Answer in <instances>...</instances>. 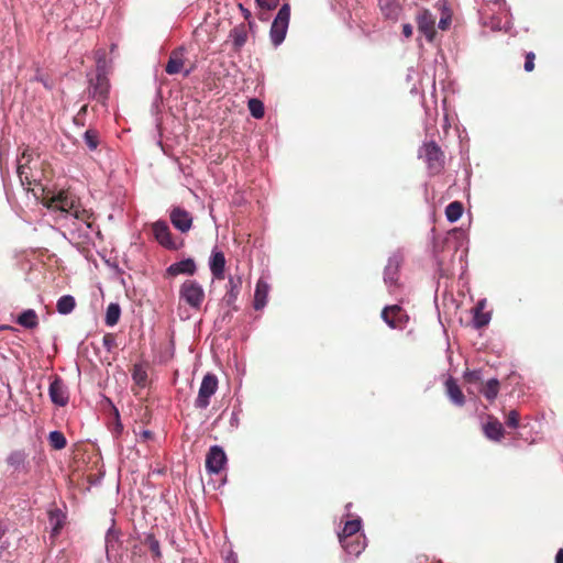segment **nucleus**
<instances>
[{
    "instance_id": "obj_1",
    "label": "nucleus",
    "mask_w": 563,
    "mask_h": 563,
    "mask_svg": "<svg viewBox=\"0 0 563 563\" xmlns=\"http://www.w3.org/2000/svg\"><path fill=\"white\" fill-rule=\"evenodd\" d=\"M290 20V5L284 3L278 10L269 31L271 41L275 46L280 45L287 34Z\"/></svg>"
},
{
    "instance_id": "obj_2",
    "label": "nucleus",
    "mask_w": 563,
    "mask_h": 563,
    "mask_svg": "<svg viewBox=\"0 0 563 563\" xmlns=\"http://www.w3.org/2000/svg\"><path fill=\"white\" fill-rule=\"evenodd\" d=\"M419 156L427 163L428 169L431 174H440L444 167V154L440 146L431 141L424 143L420 150Z\"/></svg>"
},
{
    "instance_id": "obj_3",
    "label": "nucleus",
    "mask_w": 563,
    "mask_h": 563,
    "mask_svg": "<svg viewBox=\"0 0 563 563\" xmlns=\"http://www.w3.org/2000/svg\"><path fill=\"white\" fill-rule=\"evenodd\" d=\"M179 298L194 309H200L205 300V290L195 279H186L179 288Z\"/></svg>"
},
{
    "instance_id": "obj_4",
    "label": "nucleus",
    "mask_w": 563,
    "mask_h": 563,
    "mask_svg": "<svg viewBox=\"0 0 563 563\" xmlns=\"http://www.w3.org/2000/svg\"><path fill=\"white\" fill-rule=\"evenodd\" d=\"M218 389V378L214 374L208 373L203 376L198 396L195 401L196 408L206 409L210 404V398Z\"/></svg>"
},
{
    "instance_id": "obj_5",
    "label": "nucleus",
    "mask_w": 563,
    "mask_h": 563,
    "mask_svg": "<svg viewBox=\"0 0 563 563\" xmlns=\"http://www.w3.org/2000/svg\"><path fill=\"white\" fill-rule=\"evenodd\" d=\"M78 201L75 196L68 190H60L58 194L47 198L46 206L49 209L59 210L66 213H71L76 208Z\"/></svg>"
},
{
    "instance_id": "obj_6",
    "label": "nucleus",
    "mask_w": 563,
    "mask_h": 563,
    "mask_svg": "<svg viewBox=\"0 0 563 563\" xmlns=\"http://www.w3.org/2000/svg\"><path fill=\"white\" fill-rule=\"evenodd\" d=\"M51 384L48 388V395L52 402L59 407H65L69 401V391L64 380L54 375L51 378Z\"/></svg>"
},
{
    "instance_id": "obj_7",
    "label": "nucleus",
    "mask_w": 563,
    "mask_h": 563,
    "mask_svg": "<svg viewBox=\"0 0 563 563\" xmlns=\"http://www.w3.org/2000/svg\"><path fill=\"white\" fill-rule=\"evenodd\" d=\"M152 231L155 240L165 249L178 250L180 247L172 235L169 227L165 221H156L152 224Z\"/></svg>"
},
{
    "instance_id": "obj_8",
    "label": "nucleus",
    "mask_w": 563,
    "mask_h": 563,
    "mask_svg": "<svg viewBox=\"0 0 563 563\" xmlns=\"http://www.w3.org/2000/svg\"><path fill=\"white\" fill-rule=\"evenodd\" d=\"M382 318L393 329H402L408 321L406 311L398 305L385 307Z\"/></svg>"
},
{
    "instance_id": "obj_9",
    "label": "nucleus",
    "mask_w": 563,
    "mask_h": 563,
    "mask_svg": "<svg viewBox=\"0 0 563 563\" xmlns=\"http://www.w3.org/2000/svg\"><path fill=\"white\" fill-rule=\"evenodd\" d=\"M109 93V81L107 77L98 73L89 80V95L102 104H106Z\"/></svg>"
},
{
    "instance_id": "obj_10",
    "label": "nucleus",
    "mask_w": 563,
    "mask_h": 563,
    "mask_svg": "<svg viewBox=\"0 0 563 563\" xmlns=\"http://www.w3.org/2000/svg\"><path fill=\"white\" fill-rule=\"evenodd\" d=\"M169 219L174 228L181 233H187L192 228V216L181 207H174L170 210Z\"/></svg>"
},
{
    "instance_id": "obj_11",
    "label": "nucleus",
    "mask_w": 563,
    "mask_h": 563,
    "mask_svg": "<svg viewBox=\"0 0 563 563\" xmlns=\"http://www.w3.org/2000/svg\"><path fill=\"white\" fill-rule=\"evenodd\" d=\"M227 463V455L222 448L213 445L206 457V468L209 473L218 474Z\"/></svg>"
},
{
    "instance_id": "obj_12",
    "label": "nucleus",
    "mask_w": 563,
    "mask_h": 563,
    "mask_svg": "<svg viewBox=\"0 0 563 563\" xmlns=\"http://www.w3.org/2000/svg\"><path fill=\"white\" fill-rule=\"evenodd\" d=\"M418 30L421 32L428 41H433L435 35V18L433 14L424 9L417 15Z\"/></svg>"
},
{
    "instance_id": "obj_13",
    "label": "nucleus",
    "mask_w": 563,
    "mask_h": 563,
    "mask_svg": "<svg viewBox=\"0 0 563 563\" xmlns=\"http://www.w3.org/2000/svg\"><path fill=\"white\" fill-rule=\"evenodd\" d=\"M197 272V265L194 258H186L173 263L166 268V277H176L178 275L194 276Z\"/></svg>"
},
{
    "instance_id": "obj_14",
    "label": "nucleus",
    "mask_w": 563,
    "mask_h": 563,
    "mask_svg": "<svg viewBox=\"0 0 563 563\" xmlns=\"http://www.w3.org/2000/svg\"><path fill=\"white\" fill-rule=\"evenodd\" d=\"M185 65V48L178 47L170 52L168 62L165 66V71L168 75L181 73Z\"/></svg>"
},
{
    "instance_id": "obj_15",
    "label": "nucleus",
    "mask_w": 563,
    "mask_h": 563,
    "mask_svg": "<svg viewBox=\"0 0 563 563\" xmlns=\"http://www.w3.org/2000/svg\"><path fill=\"white\" fill-rule=\"evenodd\" d=\"M47 516L51 525V538L56 539L65 525L66 515L54 506L47 510Z\"/></svg>"
},
{
    "instance_id": "obj_16",
    "label": "nucleus",
    "mask_w": 563,
    "mask_h": 563,
    "mask_svg": "<svg viewBox=\"0 0 563 563\" xmlns=\"http://www.w3.org/2000/svg\"><path fill=\"white\" fill-rule=\"evenodd\" d=\"M445 394L451 400L453 405L456 407H463L466 402L465 395L463 394L461 387L457 385L456 380L453 377H449L445 383Z\"/></svg>"
},
{
    "instance_id": "obj_17",
    "label": "nucleus",
    "mask_w": 563,
    "mask_h": 563,
    "mask_svg": "<svg viewBox=\"0 0 563 563\" xmlns=\"http://www.w3.org/2000/svg\"><path fill=\"white\" fill-rule=\"evenodd\" d=\"M483 432L486 438L493 441H500L505 435L501 422L494 416L487 417V422L483 426Z\"/></svg>"
},
{
    "instance_id": "obj_18",
    "label": "nucleus",
    "mask_w": 563,
    "mask_h": 563,
    "mask_svg": "<svg viewBox=\"0 0 563 563\" xmlns=\"http://www.w3.org/2000/svg\"><path fill=\"white\" fill-rule=\"evenodd\" d=\"M242 286V279L241 277H233L230 276L228 280V290L223 297V301L227 306L232 307L234 310H238V307H235V301L240 295Z\"/></svg>"
},
{
    "instance_id": "obj_19",
    "label": "nucleus",
    "mask_w": 563,
    "mask_h": 563,
    "mask_svg": "<svg viewBox=\"0 0 563 563\" xmlns=\"http://www.w3.org/2000/svg\"><path fill=\"white\" fill-rule=\"evenodd\" d=\"M225 256L221 251H212L210 257V271L214 279H224Z\"/></svg>"
},
{
    "instance_id": "obj_20",
    "label": "nucleus",
    "mask_w": 563,
    "mask_h": 563,
    "mask_svg": "<svg viewBox=\"0 0 563 563\" xmlns=\"http://www.w3.org/2000/svg\"><path fill=\"white\" fill-rule=\"evenodd\" d=\"M5 462L13 471H29L27 453L24 450L12 451Z\"/></svg>"
},
{
    "instance_id": "obj_21",
    "label": "nucleus",
    "mask_w": 563,
    "mask_h": 563,
    "mask_svg": "<svg viewBox=\"0 0 563 563\" xmlns=\"http://www.w3.org/2000/svg\"><path fill=\"white\" fill-rule=\"evenodd\" d=\"M229 37L232 40L233 51L240 53L247 41V25L241 23L234 26L230 31Z\"/></svg>"
},
{
    "instance_id": "obj_22",
    "label": "nucleus",
    "mask_w": 563,
    "mask_h": 563,
    "mask_svg": "<svg viewBox=\"0 0 563 563\" xmlns=\"http://www.w3.org/2000/svg\"><path fill=\"white\" fill-rule=\"evenodd\" d=\"M342 548L351 555H360L365 549V538L363 536H355L354 538L340 539Z\"/></svg>"
},
{
    "instance_id": "obj_23",
    "label": "nucleus",
    "mask_w": 563,
    "mask_h": 563,
    "mask_svg": "<svg viewBox=\"0 0 563 563\" xmlns=\"http://www.w3.org/2000/svg\"><path fill=\"white\" fill-rule=\"evenodd\" d=\"M31 155L27 154L26 151L22 153V157L19 159L18 164V175L22 183V185H32L35 180L32 178L30 174L31 167L29 166Z\"/></svg>"
},
{
    "instance_id": "obj_24",
    "label": "nucleus",
    "mask_w": 563,
    "mask_h": 563,
    "mask_svg": "<svg viewBox=\"0 0 563 563\" xmlns=\"http://www.w3.org/2000/svg\"><path fill=\"white\" fill-rule=\"evenodd\" d=\"M148 365L145 363L134 364L131 369V376L134 384L140 388H145L148 383V374H147Z\"/></svg>"
},
{
    "instance_id": "obj_25",
    "label": "nucleus",
    "mask_w": 563,
    "mask_h": 563,
    "mask_svg": "<svg viewBox=\"0 0 563 563\" xmlns=\"http://www.w3.org/2000/svg\"><path fill=\"white\" fill-rule=\"evenodd\" d=\"M268 291L269 285L265 280L260 279L256 284L254 294V308L256 310H260L265 307L267 302Z\"/></svg>"
},
{
    "instance_id": "obj_26",
    "label": "nucleus",
    "mask_w": 563,
    "mask_h": 563,
    "mask_svg": "<svg viewBox=\"0 0 563 563\" xmlns=\"http://www.w3.org/2000/svg\"><path fill=\"white\" fill-rule=\"evenodd\" d=\"M382 13L390 20H397L401 8L396 0H378Z\"/></svg>"
},
{
    "instance_id": "obj_27",
    "label": "nucleus",
    "mask_w": 563,
    "mask_h": 563,
    "mask_svg": "<svg viewBox=\"0 0 563 563\" xmlns=\"http://www.w3.org/2000/svg\"><path fill=\"white\" fill-rule=\"evenodd\" d=\"M485 302L484 300L479 301L474 308V318L473 323L476 329H481L487 325L490 321V314L488 312H484Z\"/></svg>"
},
{
    "instance_id": "obj_28",
    "label": "nucleus",
    "mask_w": 563,
    "mask_h": 563,
    "mask_svg": "<svg viewBox=\"0 0 563 563\" xmlns=\"http://www.w3.org/2000/svg\"><path fill=\"white\" fill-rule=\"evenodd\" d=\"M16 322L26 329H35L38 325V318L33 309H27L18 317Z\"/></svg>"
},
{
    "instance_id": "obj_29",
    "label": "nucleus",
    "mask_w": 563,
    "mask_h": 563,
    "mask_svg": "<svg viewBox=\"0 0 563 563\" xmlns=\"http://www.w3.org/2000/svg\"><path fill=\"white\" fill-rule=\"evenodd\" d=\"M499 388H500L499 380L497 378H492L483 385L481 393L484 395V397L487 400L494 401L496 399V397L498 396Z\"/></svg>"
},
{
    "instance_id": "obj_30",
    "label": "nucleus",
    "mask_w": 563,
    "mask_h": 563,
    "mask_svg": "<svg viewBox=\"0 0 563 563\" xmlns=\"http://www.w3.org/2000/svg\"><path fill=\"white\" fill-rule=\"evenodd\" d=\"M120 316H121V308H120L119 303H117V302L109 303V306L107 307L106 318H104L106 324L109 327L115 325L120 320Z\"/></svg>"
},
{
    "instance_id": "obj_31",
    "label": "nucleus",
    "mask_w": 563,
    "mask_h": 563,
    "mask_svg": "<svg viewBox=\"0 0 563 563\" xmlns=\"http://www.w3.org/2000/svg\"><path fill=\"white\" fill-rule=\"evenodd\" d=\"M360 529H361V520L360 519L346 521L343 527L342 532L339 534V539H342V538H354L355 539V536H360L358 534Z\"/></svg>"
},
{
    "instance_id": "obj_32",
    "label": "nucleus",
    "mask_w": 563,
    "mask_h": 563,
    "mask_svg": "<svg viewBox=\"0 0 563 563\" xmlns=\"http://www.w3.org/2000/svg\"><path fill=\"white\" fill-rule=\"evenodd\" d=\"M74 218L85 222L88 228H92L95 223L93 214L89 210H86L79 206V203L76 206V208L71 211Z\"/></svg>"
},
{
    "instance_id": "obj_33",
    "label": "nucleus",
    "mask_w": 563,
    "mask_h": 563,
    "mask_svg": "<svg viewBox=\"0 0 563 563\" xmlns=\"http://www.w3.org/2000/svg\"><path fill=\"white\" fill-rule=\"evenodd\" d=\"M76 306V301L73 296L65 295L62 296L56 305L57 311L62 314L70 313Z\"/></svg>"
},
{
    "instance_id": "obj_34",
    "label": "nucleus",
    "mask_w": 563,
    "mask_h": 563,
    "mask_svg": "<svg viewBox=\"0 0 563 563\" xmlns=\"http://www.w3.org/2000/svg\"><path fill=\"white\" fill-rule=\"evenodd\" d=\"M48 444L54 450H63L67 445V440L63 432L60 431H52L48 434Z\"/></svg>"
},
{
    "instance_id": "obj_35",
    "label": "nucleus",
    "mask_w": 563,
    "mask_h": 563,
    "mask_svg": "<svg viewBox=\"0 0 563 563\" xmlns=\"http://www.w3.org/2000/svg\"><path fill=\"white\" fill-rule=\"evenodd\" d=\"M463 213V205L460 201H453L445 208V216L450 222L457 221Z\"/></svg>"
},
{
    "instance_id": "obj_36",
    "label": "nucleus",
    "mask_w": 563,
    "mask_h": 563,
    "mask_svg": "<svg viewBox=\"0 0 563 563\" xmlns=\"http://www.w3.org/2000/svg\"><path fill=\"white\" fill-rule=\"evenodd\" d=\"M249 110L255 119H262L264 117V104L261 100L252 98L249 100Z\"/></svg>"
},
{
    "instance_id": "obj_37",
    "label": "nucleus",
    "mask_w": 563,
    "mask_h": 563,
    "mask_svg": "<svg viewBox=\"0 0 563 563\" xmlns=\"http://www.w3.org/2000/svg\"><path fill=\"white\" fill-rule=\"evenodd\" d=\"M384 280L390 287H397L398 267L396 265H388L385 268Z\"/></svg>"
},
{
    "instance_id": "obj_38",
    "label": "nucleus",
    "mask_w": 563,
    "mask_h": 563,
    "mask_svg": "<svg viewBox=\"0 0 563 563\" xmlns=\"http://www.w3.org/2000/svg\"><path fill=\"white\" fill-rule=\"evenodd\" d=\"M144 544L150 549L155 559H159L162 556L159 542L153 534L146 536Z\"/></svg>"
},
{
    "instance_id": "obj_39",
    "label": "nucleus",
    "mask_w": 563,
    "mask_h": 563,
    "mask_svg": "<svg viewBox=\"0 0 563 563\" xmlns=\"http://www.w3.org/2000/svg\"><path fill=\"white\" fill-rule=\"evenodd\" d=\"M84 139L89 150L95 151L99 145V134L96 130L89 129L85 132Z\"/></svg>"
},
{
    "instance_id": "obj_40",
    "label": "nucleus",
    "mask_w": 563,
    "mask_h": 563,
    "mask_svg": "<svg viewBox=\"0 0 563 563\" xmlns=\"http://www.w3.org/2000/svg\"><path fill=\"white\" fill-rule=\"evenodd\" d=\"M103 346L108 352L117 347V335L113 333H106L102 339Z\"/></svg>"
},
{
    "instance_id": "obj_41",
    "label": "nucleus",
    "mask_w": 563,
    "mask_h": 563,
    "mask_svg": "<svg viewBox=\"0 0 563 563\" xmlns=\"http://www.w3.org/2000/svg\"><path fill=\"white\" fill-rule=\"evenodd\" d=\"M519 419H520V415L517 410L509 411V413L506 417L507 427L514 428V429L518 428Z\"/></svg>"
},
{
    "instance_id": "obj_42",
    "label": "nucleus",
    "mask_w": 563,
    "mask_h": 563,
    "mask_svg": "<svg viewBox=\"0 0 563 563\" xmlns=\"http://www.w3.org/2000/svg\"><path fill=\"white\" fill-rule=\"evenodd\" d=\"M260 9L271 11L278 5L279 0H255Z\"/></svg>"
},
{
    "instance_id": "obj_43",
    "label": "nucleus",
    "mask_w": 563,
    "mask_h": 563,
    "mask_svg": "<svg viewBox=\"0 0 563 563\" xmlns=\"http://www.w3.org/2000/svg\"><path fill=\"white\" fill-rule=\"evenodd\" d=\"M463 377L466 383L475 384L481 380V373L478 371H466Z\"/></svg>"
},
{
    "instance_id": "obj_44",
    "label": "nucleus",
    "mask_w": 563,
    "mask_h": 563,
    "mask_svg": "<svg viewBox=\"0 0 563 563\" xmlns=\"http://www.w3.org/2000/svg\"><path fill=\"white\" fill-rule=\"evenodd\" d=\"M451 22H452L451 13L443 12L438 25L441 30L444 31V30L449 29V26L451 25Z\"/></svg>"
},
{
    "instance_id": "obj_45",
    "label": "nucleus",
    "mask_w": 563,
    "mask_h": 563,
    "mask_svg": "<svg viewBox=\"0 0 563 563\" xmlns=\"http://www.w3.org/2000/svg\"><path fill=\"white\" fill-rule=\"evenodd\" d=\"M534 59L536 54L533 52H529L526 54V62H525V70L530 73L534 69Z\"/></svg>"
},
{
    "instance_id": "obj_46",
    "label": "nucleus",
    "mask_w": 563,
    "mask_h": 563,
    "mask_svg": "<svg viewBox=\"0 0 563 563\" xmlns=\"http://www.w3.org/2000/svg\"><path fill=\"white\" fill-rule=\"evenodd\" d=\"M239 9L241 10L244 19L247 21L249 29L252 30L255 26V23H254V21L251 20V16H252L251 11L249 9L244 8L243 4H241V3L239 4Z\"/></svg>"
},
{
    "instance_id": "obj_47",
    "label": "nucleus",
    "mask_w": 563,
    "mask_h": 563,
    "mask_svg": "<svg viewBox=\"0 0 563 563\" xmlns=\"http://www.w3.org/2000/svg\"><path fill=\"white\" fill-rule=\"evenodd\" d=\"M402 34L409 38L412 35V26L410 24H404L402 25Z\"/></svg>"
},
{
    "instance_id": "obj_48",
    "label": "nucleus",
    "mask_w": 563,
    "mask_h": 563,
    "mask_svg": "<svg viewBox=\"0 0 563 563\" xmlns=\"http://www.w3.org/2000/svg\"><path fill=\"white\" fill-rule=\"evenodd\" d=\"M555 563H563V549H560L555 555Z\"/></svg>"
},
{
    "instance_id": "obj_49",
    "label": "nucleus",
    "mask_w": 563,
    "mask_h": 563,
    "mask_svg": "<svg viewBox=\"0 0 563 563\" xmlns=\"http://www.w3.org/2000/svg\"><path fill=\"white\" fill-rule=\"evenodd\" d=\"M141 437H142L144 440H148V439H152L153 433H152L150 430H144V431L141 433Z\"/></svg>"
},
{
    "instance_id": "obj_50",
    "label": "nucleus",
    "mask_w": 563,
    "mask_h": 563,
    "mask_svg": "<svg viewBox=\"0 0 563 563\" xmlns=\"http://www.w3.org/2000/svg\"><path fill=\"white\" fill-rule=\"evenodd\" d=\"M190 73H191V69H186L184 71V77H188L190 75Z\"/></svg>"
},
{
    "instance_id": "obj_51",
    "label": "nucleus",
    "mask_w": 563,
    "mask_h": 563,
    "mask_svg": "<svg viewBox=\"0 0 563 563\" xmlns=\"http://www.w3.org/2000/svg\"><path fill=\"white\" fill-rule=\"evenodd\" d=\"M7 328H8V327H5V325H0V331H1V330H4V329H7Z\"/></svg>"
},
{
    "instance_id": "obj_52",
    "label": "nucleus",
    "mask_w": 563,
    "mask_h": 563,
    "mask_svg": "<svg viewBox=\"0 0 563 563\" xmlns=\"http://www.w3.org/2000/svg\"><path fill=\"white\" fill-rule=\"evenodd\" d=\"M86 109H87V106H84V107L81 108V111H86Z\"/></svg>"
}]
</instances>
